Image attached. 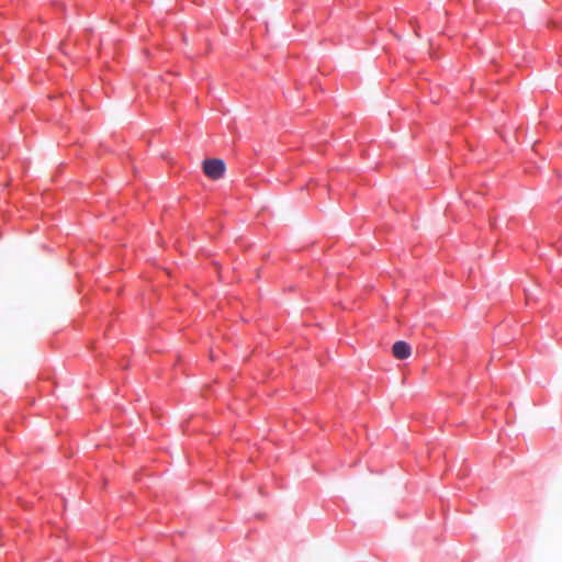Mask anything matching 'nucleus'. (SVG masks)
Returning <instances> with one entry per match:
<instances>
[{
    "label": "nucleus",
    "mask_w": 562,
    "mask_h": 562,
    "mask_svg": "<svg viewBox=\"0 0 562 562\" xmlns=\"http://www.w3.org/2000/svg\"><path fill=\"white\" fill-rule=\"evenodd\" d=\"M392 353L396 359L404 360L411 356L412 348L406 341L398 340L393 345Z\"/></svg>",
    "instance_id": "f03ea898"
},
{
    "label": "nucleus",
    "mask_w": 562,
    "mask_h": 562,
    "mask_svg": "<svg viewBox=\"0 0 562 562\" xmlns=\"http://www.w3.org/2000/svg\"><path fill=\"white\" fill-rule=\"evenodd\" d=\"M226 167L222 159L213 158L203 161V171L212 180L221 179L225 173Z\"/></svg>",
    "instance_id": "f257e3e1"
}]
</instances>
